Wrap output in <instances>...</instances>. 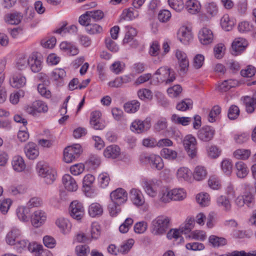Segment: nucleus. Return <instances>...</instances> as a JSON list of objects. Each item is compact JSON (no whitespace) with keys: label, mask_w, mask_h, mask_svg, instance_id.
<instances>
[{"label":"nucleus","mask_w":256,"mask_h":256,"mask_svg":"<svg viewBox=\"0 0 256 256\" xmlns=\"http://www.w3.org/2000/svg\"><path fill=\"white\" fill-rule=\"evenodd\" d=\"M170 219L164 216H160L152 220L150 232L154 236H162L166 233L170 226Z\"/></svg>","instance_id":"nucleus-1"},{"label":"nucleus","mask_w":256,"mask_h":256,"mask_svg":"<svg viewBox=\"0 0 256 256\" xmlns=\"http://www.w3.org/2000/svg\"><path fill=\"white\" fill-rule=\"evenodd\" d=\"M140 161L145 164H149L152 168L161 170L164 166L163 160L160 156L154 154H142L140 156Z\"/></svg>","instance_id":"nucleus-2"},{"label":"nucleus","mask_w":256,"mask_h":256,"mask_svg":"<svg viewBox=\"0 0 256 256\" xmlns=\"http://www.w3.org/2000/svg\"><path fill=\"white\" fill-rule=\"evenodd\" d=\"M36 170L38 175L44 178L47 184H51L56 180V172L50 168L46 164L39 162L36 165Z\"/></svg>","instance_id":"nucleus-3"},{"label":"nucleus","mask_w":256,"mask_h":256,"mask_svg":"<svg viewBox=\"0 0 256 256\" xmlns=\"http://www.w3.org/2000/svg\"><path fill=\"white\" fill-rule=\"evenodd\" d=\"M182 143L188 156L192 158H196L197 155L196 138L192 134H188L183 139Z\"/></svg>","instance_id":"nucleus-4"},{"label":"nucleus","mask_w":256,"mask_h":256,"mask_svg":"<svg viewBox=\"0 0 256 256\" xmlns=\"http://www.w3.org/2000/svg\"><path fill=\"white\" fill-rule=\"evenodd\" d=\"M82 152V148L79 144L68 146L64 150V160L66 163L71 162L77 158Z\"/></svg>","instance_id":"nucleus-5"},{"label":"nucleus","mask_w":256,"mask_h":256,"mask_svg":"<svg viewBox=\"0 0 256 256\" xmlns=\"http://www.w3.org/2000/svg\"><path fill=\"white\" fill-rule=\"evenodd\" d=\"M160 182L156 179H143L142 186L146 193L150 196L154 198L158 194Z\"/></svg>","instance_id":"nucleus-6"},{"label":"nucleus","mask_w":256,"mask_h":256,"mask_svg":"<svg viewBox=\"0 0 256 256\" xmlns=\"http://www.w3.org/2000/svg\"><path fill=\"white\" fill-rule=\"evenodd\" d=\"M156 75H161L162 78H160V80L157 78V82H165L166 84H169L174 82L176 79L175 72L170 68H168L167 66H162L159 68L154 73Z\"/></svg>","instance_id":"nucleus-7"},{"label":"nucleus","mask_w":256,"mask_h":256,"mask_svg":"<svg viewBox=\"0 0 256 256\" xmlns=\"http://www.w3.org/2000/svg\"><path fill=\"white\" fill-rule=\"evenodd\" d=\"M25 110L28 114L36 116L39 113L46 112L48 110V108L43 102L36 100L31 104L26 106Z\"/></svg>","instance_id":"nucleus-8"},{"label":"nucleus","mask_w":256,"mask_h":256,"mask_svg":"<svg viewBox=\"0 0 256 256\" xmlns=\"http://www.w3.org/2000/svg\"><path fill=\"white\" fill-rule=\"evenodd\" d=\"M150 128V121L148 118L144 120L139 119L135 120L130 125L132 131L138 134H141L148 131Z\"/></svg>","instance_id":"nucleus-9"},{"label":"nucleus","mask_w":256,"mask_h":256,"mask_svg":"<svg viewBox=\"0 0 256 256\" xmlns=\"http://www.w3.org/2000/svg\"><path fill=\"white\" fill-rule=\"evenodd\" d=\"M176 56L178 62L180 74L184 75L188 72L189 66V62L187 56L184 52L178 50L176 52Z\"/></svg>","instance_id":"nucleus-10"},{"label":"nucleus","mask_w":256,"mask_h":256,"mask_svg":"<svg viewBox=\"0 0 256 256\" xmlns=\"http://www.w3.org/2000/svg\"><path fill=\"white\" fill-rule=\"evenodd\" d=\"M248 45L246 39L242 38H236L232 45L231 54L234 56H238L242 52Z\"/></svg>","instance_id":"nucleus-11"},{"label":"nucleus","mask_w":256,"mask_h":256,"mask_svg":"<svg viewBox=\"0 0 256 256\" xmlns=\"http://www.w3.org/2000/svg\"><path fill=\"white\" fill-rule=\"evenodd\" d=\"M70 212L74 218L80 220L84 214V208L82 204L76 200L72 202L70 206Z\"/></svg>","instance_id":"nucleus-12"},{"label":"nucleus","mask_w":256,"mask_h":256,"mask_svg":"<svg viewBox=\"0 0 256 256\" xmlns=\"http://www.w3.org/2000/svg\"><path fill=\"white\" fill-rule=\"evenodd\" d=\"M126 30L125 36L123 40L124 44H130L132 47H136L138 45V42L134 40L137 34L136 30L130 26H126Z\"/></svg>","instance_id":"nucleus-13"},{"label":"nucleus","mask_w":256,"mask_h":256,"mask_svg":"<svg viewBox=\"0 0 256 256\" xmlns=\"http://www.w3.org/2000/svg\"><path fill=\"white\" fill-rule=\"evenodd\" d=\"M10 86L16 88L24 87L26 82V79L23 73L16 71L10 80Z\"/></svg>","instance_id":"nucleus-14"},{"label":"nucleus","mask_w":256,"mask_h":256,"mask_svg":"<svg viewBox=\"0 0 256 256\" xmlns=\"http://www.w3.org/2000/svg\"><path fill=\"white\" fill-rule=\"evenodd\" d=\"M178 36L181 42L186 44L193 39L192 28L187 26H182L178 33Z\"/></svg>","instance_id":"nucleus-15"},{"label":"nucleus","mask_w":256,"mask_h":256,"mask_svg":"<svg viewBox=\"0 0 256 256\" xmlns=\"http://www.w3.org/2000/svg\"><path fill=\"white\" fill-rule=\"evenodd\" d=\"M110 198L111 200L123 204L128 200V193L124 189L118 188L110 193Z\"/></svg>","instance_id":"nucleus-16"},{"label":"nucleus","mask_w":256,"mask_h":256,"mask_svg":"<svg viewBox=\"0 0 256 256\" xmlns=\"http://www.w3.org/2000/svg\"><path fill=\"white\" fill-rule=\"evenodd\" d=\"M198 37L200 43L203 45L210 44L214 40L212 32L207 28H203L199 31Z\"/></svg>","instance_id":"nucleus-17"},{"label":"nucleus","mask_w":256,"mask_h":256,"mask_svg":"<svg viewBox=\"0 0 256 256\" xmlns=\"http://www.w3.org/2000/svg\"><path fill=\"white\" fill-rule=\"evenodd\" d=\"M46 219V213L42 210H38L31 216V223L34 227L39 228L44 224Z\"/></svg>","instance_id":"nucleus-18"},{"label":"nucleus","mask_w":256,"mask_h":256,"mask_svg":"<svg viewBox=\"0 0 256 256\" xmlns=\"http://www.w3.org/2000/svg\"><path fill=\"white\" fill-rule=\"evenodd\" d=\"M215 131L210 126H204L198 132V138L204 142H209L214 137Z\"/></svg>","instance_id":"nucleus-19"},{"label":"nucleus","mask_w":256,"mask_h":256,"mask_svg":"<svg viewBox=\"0 0 256 256\" xmlns=\"http://www.w3.org/2000/svg\"><path fill=\"white\" fill-rule=\"evenodd\" d=\"M101 116V112L99 111H95L91 113L90 124L95 130H102L105 126L100 119Z\"/></svg>","instance_id":"nucleus-20"},{"label":"nucleus","mask_w":256,"mask_h":256,"mask_svg":"<svg viewBox=\"0 0 256 256\" xmlns=\"http://www.w3.org/2000/svg\"><path fill=\"white\" fill-rule=\"evenodd\" d=\"M62 183L68 191L74 192L78 189V184L76 180L70 174H64L62 177Z\"/></svg>","instance_id":"nucleus-21"},{"label":"nucleus","mask_w":256,"mask_h":256,"mask_svg":"<svg viewBox=\"0 0 256 256\" xmlns=\"http://www.w3.org/2000/svg\"><path fill=\"white\" fill-rule=\"evenodd\" d=\"M28 66L34 72H38L42 68V62L35 54H32L28 56Z\"/></svg>","instance_id":"nucleus-22"},{"label":"nucleus","mask_w":256,"mask_h":256,"mask_svg":"<svg viewBox=\"0 0 256 256\" xmlns=\"http://www.w3.org/2000/svg\"><path fill=\"white\" fill-rule=\"evenodd\" d=\"M26 157L30 160H34L39 154V151L36 144L33 142H28L24 148Z\"/></svg>","instance_id":"nucleus-23"},{"label":"nucleus","mask_w":256,"mask_h":256,"mask_svg":"<svg viewBox=\"0 0 256 256\" xmlns=\"http://www.w3.org/2000/svg\"><path fill=\"white\" fill-rule=\"evenodd\" d=\"M130 198L134 204L142 206L144 203V198L142 192L136 188H132L130 192Z\"/></svg>","instance_id":"nucleus-24"},{"label":"nucleus","mask_w":256,"mask_h":256,"mask_svg":"<svg viewBox=\"0 0 256 256\" xmlns=\"http://www.w3.org/2000/svg\"><path fill=\"white\" fill-rule=\"evenodd\" d=\"M244 103L247 112L252 113L256 108V94H254L252 97L246 96L244 98Z\"/></svg>","instance_id":"nucleus-25"},{"label":"nucleus","mask_w":256,"mask_h":256,"mask_svg":"<svg viewBox=\"0 0 256 256\" xmlns=\"http://www.w3.org/2000/svg\"><path fill=\"white\" fill-rule=\"evenodd\" d=\"M120 154V148L116 145H111L106 147L104 151L105 157L110 158H116Z\"/></svg>","instance_id":"nucleus-26"},{"label":"nucleus","mask_w":256,"mask_h":256,"mask_svg":"<svg viewBox=\"0 0 256 256\" xmlns=\"http://www.w3.org/2000/svg\"><path fill=\"white\" fill-rule=\"evenodd\" d=\"M56 224L64 234H68L70 230L72 225L66 218H60L56 220Z\"/></svg>","instance_id":"nucleus-27"},{"label":"nucleus","mask_w":256,"mask_h":256,"mask_svg":"<svg viewBox=\"0 0 256 256\" xmlns=\"http://www.w3.org/2000/svg\"><path fill=\"white\" fill-rule=\"evenodd\" d=\"M217 206L225 212H230L231 210L232 204L229 198L225 196H220L216 199Z\"/></svg>","instance_id":"nucleus-28"},{"label":"nucleus","mask_w":256,"mask_h":256,"mask_svg":"<svg viewBox=\"0 0 256 256\" xmlns=\"http://www.w3.org/2000/svg\"><path fill=\"white\" fill-rule=\"evenodd\" d=\"M104 212L102 206L98 202L92 203L88 207L89 215L92 218L100 216Z\"/></svg>","instance_id":"nucleus-29"},{"label":"nucleus","mask_w":256,"mask_h":256,"mask_svg":"<svg viewBox=\"0 0 256 256\" xmlns=\"http://www.w3.org/2000/svg\"><path fill=\"white\" fill-rule=\"evenodd\" d=\"M18 218L22 222H27L29 220L30 209L27 206H19L16 210Z\"/></svg>","instance_id":"nucleus-30"},{"label":"nucleus","mask_w":256,"mask_h":256,"mask_svg":"<svg viewBox=\"0 0 256 256\" xmlns=\"http://www.w3.org/2000/svg\"><path fill=\"white\" fill-rule=\"evenodd\" d=\"M60 48L71 56L78 54L79 50L77 47L67 42H62L60 46Z\"/></svg>","instance_id":"nucleus-31"},{"label":"nucleus","mask_w":256,"mask_h":256,"mask_svg":"<svg viewBox=\"0 0 256 256\" xmlns=\"http://www.w3.org/2000/svg\"><path fill=\"white\" fill-rule=\"evenodd\" d=\"M186 7L188 12L191 14H196L200 11L201 6L196 0H188L186 2Z\"/></svg>","instance_id":"nucleus-32"},{"label":"nucleus","mask_w":256,"mask_h":256,"mask_svg":"<svg viewBox=\"0 0 256 256\" xmlns=\"http://www.w3.org/2000/svg\"><path fill=\"white\" fill-rule=\"evenodd\" d=\"M252 190V186L248 185L246 190H248V191L245 192L244 195H242L245 204L250 208H253L254 202V196L250 192Z\"/></svg>","instance_id":"nucleus-33"},{"label":"nucleus","mask_w":256,"mask_h":256,"mask_svg":"<svg viewBox=\"0 0 256 256\" xmlns=\"http://www.w3.org/2000/svg\"><path fill=\"white\" fill-rule=\"evenodd\" d=\"M13 169L18 172L23 171L26 168V164L22 158L19 156H15L12 162Z\"/></svg>","instance_id":"nucleus-34"},{"label":"nucleus","mask_w":256,"mask_h":256,"mask_svg":"<svg viewBox=\"0 0 256 256\" xmlns=\"http://www.w3.org/2000/svg\"><path fill=\"white\" fill-rule=\"evenodd\" d=\"M206 176L207 170L204 166H198L195 168L193 172V176L196 180H202L206 178Z\"/></svg>","instance_id":"nucleus-35"},{"label":"nucleus","mask_w":256,"mask_h":256,"mask_svg":"<svg viewBox=\"0 0 256 256\" xmlns=\"http://www.w3.org/2000/svg\"><path fill=\"white\" fill-rule=\"evenodd\" d=\"M20 235V230L16 228H13L10 231L6 236V242L10 245L15 244L16 240Z\"/></svg>","instance_id":"nucleus-36"},{"label":"nucleus","mask_w":256,"mask_h":256,"mask_svg":"<svg viewBox=\"0 0 256 256\" xmlns=\"http://www.w3.org/2000/svg\"><path fill=\"white\" fill-rule=\"evenodd\" d=\"M237 84V82L234 80H225L218 86V90L221 92H226L232 88Z\"/></svg>","instance_id":"nucleus-37"},{"label":"nucleus","mask_w":256,"mask_h":256,"mask_svg":"<svg viewBox=\"0 0 256 256\" xmlns=\"http://www.w3.org/2000/svg\"><path fill=\"white\" fill-rule=\"evenodd\" d=\"M191 171L187 168L182 167L178 169L177 171V177L180 180L188 181L191 178Z\"/></svg>","instance_id":"nucleus-38"},{"label":"nucleus","mask_w":256,"mask_h":256,"mask_svg":"<svg viewBox=\"0 0 256 256\" xmlns=\"http://www.w3.org/2000/svg\"><path fill=\"white\" fill-rule=\"evenodd\" d=\"M138 16V12L132 8L128 9V10H124L120 18V20H130L134 18H137Z\"/></svg>","instance_id":"nucleus-39"},{"label":"nucleus","mask_w":256,"mask_h":256,"mask_svg":"<svg viewBox=\"0 0 256 256\" xmlns=\"http://www.w3.org/2000/svg\"><path fill=\"white\" fill-rule=\"evenodd\" d=\"M22 17L21 13L15 12L8 14L6 16V20L10 24H18L20 22Z\"/></svg>","instance_id":"nucleus-40"},{"label":"nucleus","mask_w":256,"mask_h":256,"mask_svg":"<svg viewBox=\"0 0 256 256\" xmlns=\"http://www.w3.org/2000/svg\"><path fill=\"white\" fill-rule=\"evenodd\" d=\"M160 154L164 158L170 160H175L178 157V152L176 150L168 148H162Z\"/></svg>","instance_id":"nucleus-41"},{"label":"nucleus","mask_w":256,"mask_h":256,"mask_svg":"<svg viewBox=\"0 0 256 256\" xmlns=\"http://www.w3.org/2000/svg\"><path fill=\"white\" fill-rule=\"evenodd\" d=\"M140 106V102L137 100H134L126 103L124 108L125 112L128 113H134L138 110Z\"/></svg>","instance_id":"nucleus-42"},{"label":"nucleus","mask_w":256,"mask_h":256,"mask_svg":"<svg viewBox=\"0 0 256 256\" xmlns=\"http://www.w3.org/2000/svg\"><path fill=\"white\" fill-rule=\"evenodd\" d=\"M236 175L240 178H244L248 174V169L246 165L242 162H238L236 164Z\"/></svg>","instance_id":"nucleus-43"},{"label":"nucleus","mask_w":256,"mask_h":256,"mask_svg":"<svg viewBox=\"0 0 256 256\" xmlns=\"http://www.w3.org/2000/svg\"><path fill=\"white\" fill-rule=\"evenodd\" d=\"M208 242L214 247L224 246L226 244L227 242L226 238L214 235H212L209 237Z\"/></svg>","instance_id":"nucleus-44"},{"label":"nucleus","mask_w":256,"mask_h":256,"mask_svg":"<svg viewBox=\"0 0 256 256\" xmlns=\"http://www.w3.org/2000/svg\"><path fill=\"white\" fill-rule=\"evenodd\" d=\"M172 200H182L186 197V193L182 188H176L171 190Z\"/></svg>","instance_id":"nucleus-45"},{"label":"nucleus","mask_w":256,"mask_h":256,"mask_svg":"<svg viewBox=\"0 0 256 256\" xmlns=\"http://www.w3.org/2000/svg\"><path fill=\"white\" fill-rule=\"evenodd\" d=\"M28 66V57L25 56H22L19 58L16 64V68L18 72L26 70Z\"/></svg>","instance_id":"nucleus-46"},{"label":"nucleus","mask_w":256,"mask_h":256,"mask_svg":"<svg viewBox=\"0 0 256 256\" xmlns=\"http://www.w3.org/2000/svg\"><path fill=\"white\" fill-rule=\"evenodd\" d=\"M220 24L224 30L230 31L232 28L234 22L230 20L228 14H224L220 20Z\"/></svg>","instance_id":"nucleus-47"},{"label":"nucleus","mask_w":256,"mask_h":256,"mask_svg":"<svg viewBox=\"0 0 256 256\" xmlns=\"http://www.w3.org/2000/svg\"><path fill=\"white\" fill-rule=\"evenodd\" d=\"M77 28L74 25H72L69 26H66V24H64L60 28H58L54 31V32L62 34L68 33H74L76 32Z\"/></svg>","instance_id":"nucleus-48"},{"label":"nucleus","mask_w":256,"mask_h":256,"mask_svg":"<svg viewBox=\"0 0 256 256\" xmlns=\"http://www.w3.org/2000/svg\"><path fill=\"white\" fill-rule=\"evenodd\" d=\"M192 102L190 99H185L177 104L176 108L178 110L184 112L192 108Z\"/></svg>","instance_id":"nucleus-49"},{"label":"nucleus","mask_w":256,"mask_h":256,"mask_svg":"<svg viewBox=\"0 0 256 256\" xmlns=\"http://www.w3.org/2000/svg\"><path fill=\"white\" fill-rule=\"evenodd\" d=\"M196 200L200 206H206L210 202V195L206 192L199 194L196 196Z\"/></svg>","instance_id":"nucleus-50"},{"label":"nucleus","mask_w":256,"mask_h":256,"mask_svg":"<svg viewBox=\"0 0 256 256\" xmlns=\"http://www.w3.org/2000/svg\"><path fill=\"white\" fill-rule=\"evenodd\" d=\"M120 204L115 202L110 201L108 205V210L111 216H116L120 212L121 209L120 206Z\"/></svg>","instance_id":"nucleus-51"},{"label":"nucleus","mask_w":256,"mask_h":256,"mask_svg":"<svg viewBox=\"0 0 256 256\" xmlns=\"http://www.w3.org/2000/svg\"><path fill=\"white\" fill-rule=\"evenodd\" d=\"M168 2L170 7L176 12H180L184 8L182 0H168Z\"/></svg>","instance_id":"nucleus-52"},{"label":"nucleus","mask_w":256,"mask_h":256,"mask_svg":"<svg viewBox=\"0 0 256 256\" xmlns=\"http://www.w3.org/2000/svg\"><path fill=\"white\" fill-rule=\"evenodd\" d=\"M90 233L92 239H97L100 237L101 233V227L97 222H94L92 224Z\"/></svg>","instance_id":"nucleus-53"},{"label":"nucleus","mask_w":256,"mask_h":256,"mask_svg":"<svg viewBox=\"0 0 256 256\" xmlns=\"http://www.w3.org/2000/svg\"><path fill=\"white\" fill-rule=\"evenodd\" d=\"M240 109L238 107L234 104L232 105L228 110V116L230 120L236 119L240 115Z\"/></svg>","instance_id":"nucleus-54"},{"label":"nucleus","mask_w":256,"mask_h":256,"mask_svg":"<svg viewBox=\"0 0 256 256\" xmlns=\"http://www.w3.org/2000/svg\"><path fill=\"white\" fill-rule=\"evenodd\" d=\"M250 154V152L248 150L238 149L234 152V156L237 159L246 160Z\"/></svg>","instance_id":"nucleus-55"},{"label":"nucleus","mask_w":256,"mask_h":256,"mask_svg":"<svg viewBox=\"0 0 256 256\" xmlns=\"http://www.w3.org/2000/svg\"><path fill=\"white\" fill-rule=\"evenodd\" d=\"M205 8L208 14L211 17L216 16L218 12V8L216 4L214 2H208L206 4Z\"/></svg>","instance_id":"nucleus-56"},{"label":"nucleus","mask_w":256,"mask_h":256,"mask_svg":"<svg viewBox=\"0 0 256 256\" xmlns=\"http://www.w3.org/2000/svg\"><path fill=\"white\" fill-rule=\"evenodd\" d=\"M86 29L87 32L91 34L100 33L102 30L101 26L96 24H92V22L86 26Z\"/></svg>","instance_id":"nucleus-57"},{"label":"nucleus","mask_w":256,"mask_h":256,"mask_svg":"<svg viewBox=\"0 0 256 256\" xmlns=\"http://www.w3.org/2000/svg\"><path fill=\"white\" fill-rule=\"evenodd\" d=\"M90 251L88 246L86 244L78 245L75 248V252L77 256H86Z\"/></svg>","instance_id":"nucleus-58"},{"label":"nucleus","mask_w":256,"mask_h":256,"mask_svg":"<svg viewBox=\"0 0 256 256\" xmlns=\"http://www.w3.org/2000/svg\"><path fill=\"white\" fill-rule=\"evenodd\" d=\"M134 244V240L133 239H129L124 242L120 246V252L122 254H126L128 253L130 249L132 248Z\"/></svg>","instance_id":"nucleus-59"},{"label":"nucleus","mask_w":256,"mask_h":256,"mask_svg":"<svg viewBox=\"0 0 256 256\" xmlns=\"http://www.w3.org/2000/svg\"><path fill=\"white\" fill-rule=\"evenodd\" d=\"M225 48L224 45L222 43L216 44L214 48L215 57L218 59L222 58L224 54Z\"/></svg>","instance_id":"nucleus-60"},{"label":"nucleus","mask_w":256,"mask_h":256,"mask_svg":"<svg viewBox=\"0 0 256 256\" xmlns=\"http://www.w3.org/2000/svg\"><path fill=\"white\" fill-rule=\"evenodd\" d=\"M221 108L218 106H214L210 112L208 116V120L210 122H212L216 120V118L220 113Z\"/></svg>","instance_id":"nucleus-61"},{"label":"nucleus","mask_w":256,"mask_h":256,"mask_svg":"<svg viewBox=\"0 0 256 256\" xmlns=\"http://www.w3.org/2000/svg\"><path fill=\"white\" fill-rule=\"evenodd\" d=\"M139 98L142 100L146 99L151 100L152 98V94L151 90L146 88L140 89L138 92Z\"/></svg>","instance_id":"nucleus-62"},{"label":"nucleus","mask_w":256,"mask_h":256,"mask_svg":"<svg viewBox=\"0 0 256 256\" xmlns=\"http://www.w3.org/2000/svg\"><path fill=\"white\" fill-rule=\"evenodd\" d=\"M98 178L100 186L102 188L106 187L110 181V176L107 172H102L99 175Z\"/></svg>","instance_id":"nucleus-63"},{"label":"nucleus","mask_w":256,"mask_h":256,"mask_svg":"<svg viewBox=\"0 0 256 256\" xmlns=\"http://www.w3.org/2000/svg\"><path fill=\"white\" fill-rule=\"evenodd\" d=\"M172 16L170 12L167 10L160 11L158 14V19L162 22H166L170 20Z\"/></svg>","instance_id":"nucleus-64"}]
</instances>
